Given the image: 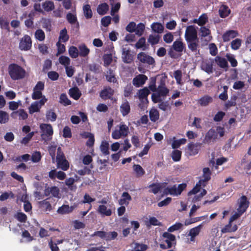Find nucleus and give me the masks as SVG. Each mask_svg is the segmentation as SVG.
Wrapping results in <instances>:
<instances>
[{"label":"nucleus","mask_w":251,"mask_h":251,"mask_svg":"<svg viewBox=\"0 0 251 251\" xmlns=\"http://www.w3.org/2000/svg\"><path fill=\"white\" fill-rule=\"evenodd\" d=\"M184 37L188 48L193 52L196 51L199 47V39L194 26L189 25L187 27Z\"/></svg>","instance_id":"obj_1"},{"label":"nucleus","mask_w":251,"mask_h":251,"mask_svg":"<svg viewBox=\"0 0 251 251\" xmlns=\"http://www.w3.org/2000/svg\"><path fill=\"white\" fill-rule=\"evenodd\" d=\"M8 72L10 77L13 80L23 79L26 74L25 70L15 63L10 64L8 66Z\"/></svg>","instance_id":"obj_2"},{"label":"nucleus","mask_w":251,"mask_h":251,"mask_svg":"<svg viewBox=\"0 0 251 251\" xmlns=\"http://www.w3.org/2000/svg\"><path fill=\"white\" fill-rule=\"evenodd\" d=\"M187 187V184L185 183L179 184L177 187L176 185H174L171 187L166 188L164 192L166 194H169L173 196H178L181 194L183 190H184Z\"/></svg>","instance_id":"obj_3"},{"label":"nucleus","mask_w":251,"mask_h":251,"mask_svg":"<svg viewBox=\"0 0 251 251\" xmlns=\"http://www.w3.org/2000/svg\"><path fill=\"white\" fill-rule=\"evenodd\" d=\"M42 130L41 137L43 140H50L53 133V128L51 125L42 124L40 126Z\"/></svg>","instance_id":"obj_4"},{"label":"nucleus","mask_w":251,"mask_h":251,"mask_svg":"<svg viewBox=\"0 0 251 251\" xmlns=\"http://www.w3.org/2000/svg\"><path fill=\"white\" fill-rule=\"evenodd\" d=\"M129 132L128 127L126 125L120 126L119 129H115L112 133V137L114 139H118L121 136H126Z\"/></svg>","instance_id":"obj_5"},{"label":"nucleus","mask_w":251,"mask_h":251,"mask_svg":"<svg viewBox=\"0 0 251 251\" xmlns=\"http://www.w3.org/2000/svg\"><path fill=\"white\" fill-rule=\"evenodd\" d=\"M32 47V40L28 35H25L20 40L19 43V49L22 50L27 51L29 50Z\"/></svg>","instance_id":"obj_6"},{"label":"nucleus","mask_w":251,"mask_h":251,"mask_svg":"<svg viewBox=\"0 0 251 251\" xmlns=\"http://www.w3.org/2000/svg\"><path fill=\"white\" fill-rule=\"evenodd\" d=\"M137 59L142 63L152 65L155 63L154 59L145 52H141L137 54Z\"/></svg>","instance_id":"obj_7"},{"label":"nucleus","mask_w":251,"mask_h":251,"mask_svg":"<svg viewBox=\"0 0 251 251\" xmlns=\"http://www.w3.org/2000/svg\"><path fill=\"white\" fill-rule=\"evenodd\" d=\"M114 91L109 86L104 87L103 89L100 93V97L103 100H113V96Z\"/></svg>","instance_id":"obj_8"},{"label":"nucleus","mask_w":251,"mask_h":251,"mask_svg":"<svg viewBox=\"0 0 251 251\" xmlns=\"http://www.w3.org/2000/svg\"><path fill=\"white\" fill-rule=\"evenodd\" d=\"M202 144L201 143H190L187 145L188 153L190 155L194 156L199 153Z\"/></svg>","instance_id":"obj_9"},{"label":"nucleus","mask_w":251,"mask_h":251,"mask_svg":"<svg viewBox=\"0 0 251 251\" xmlns=\"http://www.w3.org/2000/svg\"><path fill=\"white\" fill-rule=\"evenodd\" d=\"M217 138V132L214 129L211 128L206 133L203 142L205 144H209L211 142H214Z\"/></svg>","instance_id":"obj_10"},{"label":"nucleus","mask_w":251,"mask_h":251,"mask_svg":"<svg viewBox=\"0 0 251 251\" xmlns=\"http://www.w3.org/2000/svg\"><path fill=\"white\" fill-rule=\"evenodd\" d=\"M172 48L176 51L180 53V54H182V52L184 51V52H186V46L185 44L182 42L181 40H176L175 42H174Z\"/></svg>","instance_id":"obj_11"},{"label":"nucleus","mask_w":251,"mask_h":251,"mask_svg":"<svg viewBox=\"0 0 251 251\" xmlns=\"http://www.w3.org/2000/svg\"><path fill=\"white\" fill-rule=\"evenodd\" d=\"M122 58L123 61L126 63L129 64L133 61V56L129 49L123 48Z\"/></svg>","instance_id":"obj_12"},{"label":"nucleus","mask_w":251,"mask_h":251,"mask_svg":"<svg viewBox=\"0 0 251 251\" xmlns=\"http://www.w3.org/2000/svg\"><path fill=\"white\" fill-rule=\"evenodd\" d=\"M148 79V77L142 74L136 76L132 80V83L136 87H139L144 84Z\"/></svg>","instance_id":"obj_13"},{"label":"nucleus","mask_w":251,"mask_h":251,"mask_svg":"<svg viewBox=\"0 0 251 251\" xmlns=\"http://www.w3.org/2000/svg\"><path fill=\"white\" fill-rule=\"evenodd\" d=\"M51 195L52 197L55 198H59V189L56 186L48 187L45 188L44 190V195L46 197L49 196Z\"/></svg>","instance_id":"obj_14"},{"label":"nucleus","mask_w":251,"mask_h":251,"mask_svg":"<svg viewBox=\"0 0 251 251\" xmlns=\"http://www.w3.org/2000/svg\"><path fill=\"white\" fill-rule=\"evenodd\" d=\"M202 178L199 181V183L206 184V183L211 179V172L210 169L208 167L204 168L202 170Z\"/></svg>","instance_id":"obj_15"},{"label":"nucleus","mask_w":251,"mask_h":251,"mask_svg":"<svg viewBox=\"0 0 251 251\" xmlns=\"http://www.w3.org/2000/svg\"><path fill=\"white\" fill-rule=\"evenodd\" d=\"M238 32L234 30H229L226 31L222 36L223 41L228 42L238 36Z\"/></svg>","instance_id":"obj_16"},{"label":"nucleus","mask_w":251,"mask_h":251,"mask_svg":"<svg viewBox=\"0 0 251 251\" xmlns=\"http://www.w3.org/2000/svg\"><path fill=\"white\" fill-rule=\"evenodd\" d=\"M249 202L247 200V198L245 196H242L240 200L239 206L237 210H241L243 213L246 211L249 207Z\"/></svg>","instance_id":"obj_17"},{"label":"nucleus","mask_w":251,"mask_h":251,"mask_svg":"<svg viewBox=\"0 0 251 251\" xmlns=\"http://www.w3.org/2000/svg\"><path fill=\"white\" fill-rule=\"evenodd\" d=\"M217 64L221 68L225 69L226 71L228 68V62L226 58L220 56H217L215 59Z\"/></svg>","instance_id":"obj_18"},{"label":"nucleus","mask_w":251,"mask_h":251,"mask_svg":"<svg viewBox=\"0 0 251 251\" xmlns=\"http://www.w3.org/2000/svg\"><path fill=\"white\" fill-rule=\"evenodd\" d=\"M162 236L165 239L164 241L168 245V248H171L172 247V242L176 240V236L168 232H164Z\"/></svg>","instance_id":"obj_19"},{"label":"nucleus","mask_w":251,"mask_h":251,"mask_svg":"<svg viewBox=\"0 0 251 251\" xmlns=\"http://www.w3.org/2000/svg\"><path fill=\"white\" fill-rule=\"evenodd\" d=\"M120 110L123 116H126L130 113V106L128 101L126 100L122 103L120 107Z\"/></svg>","instance_id":"obj_20"},{"label":"nucleus","mask_w":251,"mask_h":251,"mask_svg":"<svg viewBox=\"0 0 251 251\" xmlns=\"http://www.w3.org/2000/svg\"><path fill=\"white\" fill-rule=\"evenodd\" d=\"M69 95L75 100H78L81 96V93L77 87H74L69 90Z\"/></svg>","instance_id":"obj_21"},{"label":"nucleus","mask_w":251,"mask_h":251,"mask_svg":"<svg viewBox=\"0 0 251 251\" xmlns=\"http://www.w3.org/2000/svg\"><path fill=\"white\" fill-rule=\"evenodd\" d=\"M56 163L57 168L63 171H67L69 168V163L66 158L56 160Z\"/></svg>","instance_id":"obj_22"},{"label":"nucleus","mask_w":251,"mask_h":251,"mask_svg":"<svg viewBox=\"0 0 251 251\" xmlns=\"http://www.w3.org/2000/svg\"><path fill=\"white\" fill-rule=\"evenodd\" d=\"M213 61H206L203 62L201 65V69L208 74H211L213 70Z\"/></svg>","instance_id":"obj_23"},{"label":"nucleus","mask_w":251,"mask_h":251,"mask_svg":"<svg viewBox=\"0 0 251 251\" xmlns=\"http://www.w3.org/2000/svg\"><path fill=\"white\" fill-rule=\"evenodd\" d=\"M50 198L49 197L43 201L38 202L40 208L44 209L46 211H50L52 210V206L49 200Z\"/></svg>","instance_id":"obj_24"},{"label":"nucleus","mask_w":251,"mask_h":251,"mask_svg":"<svg viewBox=\"0 0 251 251\" xmlns=\"http://www.w3.org/2000/svg\"><path fill=\"white\" fill-rule=\"evenodd\" d=\"M202 227V225L201 224L190 230L188 235L191 237V241H194L195 237L199 234Z\"/></svg>","instance_id":"obj_25"},{"label":"nucleus","mask_w":251,"mask_h":251,"mask_svg":"<svg viewBox=\"0 0 251 251\" xmlns=\"http://www.w3.org/2000/svg\"><path fill=\"white\" fill-rule=\"evenodd\" d=\"M132 198L128 193L125 192L122 194V198L119 200V204L121 205H127L129 201L131 200Z\"/></svg>","instance_id":"obj_26"},{"label":"nucleus","mask_w":251,"mask_h":251,"mask_svg":"<svg viewBox=\"0 0 251 251\" xmlns=\"http://www.w3.org/2000/svg\"><path fill=\"white\" fill-rule=\"evenodd\" d=\"M150 92L147 87H144L143 89L138 90L137 94L140 100H147V97L150 94Z\"/></svg>","instance_id":"obj_27"},{"label":"nucleus","mask_w":251,"mask_h":251,"mask_svg":"<svg viewBox=\"0 0 251 251\" xmlns=\"http://www.w3.org/2000/svg\"><path fill=\"white\" fill-rule=\"evenodd\" d=\"M169 92V90L166 87L164 83H161L157 88V93L162 97L166 96Z\"/></svg>","instance_id":"obj_28"},{"label":"nucleus","mask_w":251,"mask_h":251,"mask_svg":"<svg viewBox=\"0 0 251 251\" xmlns=\"http://www.w3.org/2000/svg\"><path fill=\"white\" fill-rule=\"evenodd\" d=\"M213 100L212 98L208 95H205L198 100L199 104L202 106H206Z\"/></svg>","instance_id":"obj_29"},{"label":"nucleus","mask_w":251,"mask_h":251,"mask_svg":"<svg viewBox=\"0 0 251 251\" xmlns=\"http://www.w3.org/2000/svg\"><path fill=\"white\" fill-rule=\"evenodd\" d=\"M98 212L102 216H109L112 214L110 209H107L104 205H100L98 208Z\"/></svg>","instance_id":"obj_30"},{"label":"nucleus","mask_w":251,"mask_h":251,"mask_svg":"<svg viewBox=\"0 0 251 251\" xmlns=\"http://www.w3.org/2000/svg\"><path fill=\"white\" fill-rule=\"evenodd\" d=\"M230 13V10L226 5H222L219 9V14L221 18H224L227 17Z\"/></svg>","instance_id":"obj_31"},{"label":"nucleus","mask_w":251,"mask_h":251,"mask_svg":"<svg viewBox=\"0 0 251 251\" xmlns=\"http://www.w3.org/2000/svg\"><path fill=\"white\" fill-rule=\"evenodd\" d=\"M42 7L44 10L47 12H50L54 9V2L50 0H46L42 3Z\"/></svg>","instance_id":"obj_32"},{"label":"nucleus","mask_w":251,"mask_h":251,"mask_svg":"<svg viewBox=\"0 0 251 251\" xmlns=\"http://www.w3.org/2000/svg\"><path fill=\"white\" fill-rule=\"evenodd\" d=\"M149 116L150 120L153 122H155L159 118V113L158 110L155 108H152L149 112Z\"/></svg>","instance_id":"obj_33"},{"label":"nucleus","mask_w":251,"mask_h":251,"mask_svg":"<svg viewBox=\"0 0 251 251\" xmlns=\"http://www.w3.org/2000/svg\"><path fill=\"white\" fill-rule=\"evenodd\" d=\"M208 21V17L206 14H202L198 19H194V22L200 26H203Z\"/></svg>","instance_id":"obj_34"},{"label":"nucleus","mask_w":251,"mask_h":251,"mask_svg":"<svg viewBox=\"0 0 251 251\" xmlns=\"http://www.w3.org/2000/svg\"><path fill=\"white\" fill-rule=\"evenodd\" d=\"M133 168L134 171L136 173V176L137 177H140L144 176L145 174V170L143 169V168L138 164H134L133 166Z\"/></svg>","instance_id":"obj_35"},{"label":"nucleus","mask_w":251,"mask_h":251,"mask_svg":"<svg viewBox=\"0 0 251 251\" xmlns=\"http://www.w3.org/2000/svg\"><path fill=\"white\" fill-rule=\"evenodd\" d=\"M149 188H151L149 192L154 194H157L162 189V185L160 183H153L149 186Z\"/></svg>","instance_id":"obj_36"},{"label":"nucleus","mask_w":251,"mask_h":251,"mask_svg":"<svg viewBox=\"0 0 251 251\" xmlns=\"http://www.w3.org/2000/svg\"><path fill=\"white\" fill-rule=\"evenodd\" d=\"M108 9V5L106 3H103L98 6L97 11L99 14L103 15L106 13Z\"/></svg>","instance_id":"obj_37"},{"label":"nucleus","mask_w":251,"mask_h":251,"mask_svg":"<svg viewBox=\"0 0 251 251\" xmlns=\"http://www.w3.org/2000/svg\"><path fill=\"white\" fill-rule=\"evenodd\" d=\"M146 225L147 227H150L151 226H161V223L159 222L155 217H150L148 221L146 222Z\"/></svg>","instance_id":"obj_38"},{"label":"nucleus","mask_w":251,"mask_h":251,"mask_svg":"<svg viewBox=\"0 0 251 251\" xmlns=\"http://www.w3.org/2000/svg\"><path fill=\"white\" fill-rule=\"evenodd\" d=\"M152 30L156 33H161L164 30V26L159 23H154L151 25Z\"/></svg>","instance_id":"obj_39"},{"label":"nucleus","mask_w":251,"mask_h":251,"mask_svg":"<svg viewBox=\"0 0 251 251\" xmlns=\"http://www.w3.org/2000/svg\"><path fill=\"white\" fill-rule=\"evenodd\" d=\"M59 102L64 106L71 104V101L68 98L66 94L62 93L60 96Z\"/></svg>","instance_id":"obj_40"},{"label":"nucleus","mask_w":251,"mask_h":251,"mask_svg":"<svg viewBox=\"0 0 251 251\" xmlns=\"http://www.w3.org/2000/svg\"><path fill=\"white\" fill-rule=\"evenodd\" d=\"M79 52V55L82 57L86 56L89 53V50L84 44L80 45L78 47Z\"/></svg>","instance_id":"obj_41"},{"label":"nucleus","mask_w":251,"mask_h":251,"mask_svg":"<svg viewBox=\"0 0 251 251\" xmlns=\"http://www.w3.org/2000/svg\"><path fill=\"white\" fill-rule=\"evenodd\" d=\"M69 36L67 34V31L66 28L62 29L60 32V35L59 37V41L63 42H66L68 41Z\"/></svg>","instance_id":"obj_42"},{"label":"nucleus","mask_w":251,"mask_h":251,"mask_svg":"<svg viewBox=\"0 0 251 251\" xmlns=\"http://www.w3.org/2000/svg\"><path fill=\"white\" fill-rule=\"evenodd\" d=\"M46 118L48 120L50 121L51 122H54L56 120L57 115L52 109H50L47 111Z\"/></svg>","instance_id":"obj_43"},{"label":"nucleus","mask_w":251,"mask_h":251,"mask_svg":"<svg viewBox=\"0 0 251 251\" xmlns=\"http://www.w3.org/2000/svg\"><path fill=\"white\" fill-rule=\"evenodd\" d=\"M75 182V179L73 177L67 178L65 180V184L68 186V188L71 191H75L76 189V186L74 185Z\"/></svg>","instance_id":"obj_44"},{"label":"nucleus","mask_w":251,"mask_h":251,"mask_svg":"<svg viewBox=\"0 0 251 251\" xmlns=\"http://www.w3.org/2000/svg\"><path fill=\"white\" fill-rule=\"evenodd\" d=\"M160 37L157 34L155 35H150L148 38V42L151 45H154L158 43Z\"/></svg>","instance_id":"obj_45"},{"label":"nucleus","mask_w":251,"mask_h":251,"mask_svg":"<svg viewBox=\"0 0 251 251\" xmlns=\"http://www.w3.org/2000/svg\"><path fill=\"white\" fill-rule=\"evenodd\" d=\"M186 139L185 138L180 139L179 140H174L172 143V146L173 149H177L181 145H184L186 143Z\"/></svg>","instance_id":"obj_46"},{"label":"nucleus","mask_w":251,"mask_h":251,"mask_svg":"<svg viewBox=\"0 0 251 251\" xmlns=\"http://www.w3.org/2000/svg\"><path fill=\"white\" fill-rule=\"evenodd\" d=\"M70 56L73 58H75L79 55V52L76 47L71 46L69 49Z\"/></svg>","instance_id":"obj_47"},{"label":"nucleus","mask_w":251,"mask_h":251,"mask_svg":"<svg viewBox=\"0 0 251 251\" xmlns=\"http://www.w3.org/2000/svg\"><path fill=\"white\" fill-rule=\"evenodd\" d=\"M172 159L175 161L177 162L179 161L181 157V151L178 150H175L173 151L172 153Z\"/></svg>","instance_id":"obj_48"},{"label":"nucleus","mask_w":251,"mask_h":251,"mask_svg":"<svg viewBox=\"0 0 251 251\" xmlns=\"http://www.w3.org/2000/svg\"><path fill=\"white\" fill-rule=\"evenodd\" d=\"M145 29V25L142 23L138 24L135 28L136 34L139 36H141L143 34Z\"/></svg>","instance_id":"obj_49"},{"label":"nucleus","mask_w":251,"mask_h":251,"mask_svg":"<svg viewBox=\"0 0 251 251\" xmlns=\"http://www.w3.org/2000/svg\"><path fill=\"white\" fill-rule=\"evenodd\" d=\"M42 26L46 30L50 31L51 29V21L49 19H43L42 22Z\"/></svg>","instance_id":"obj_50"},{"label":"nucleus","mask_w":251,"mask_h":251,"mask_svg":"<svg viewBox=\"0 0 251 251\" xmlns=\"http://www.w3.org/2000/svg\"><path fill=\"white\" fill-rule=\"evenodd\" d=\"M40 108L41 107L38 105L36 101H34L31 103L29 107V113L32 114L34 113L39 112Z\"/></svg>","instance_id":"obj_51"},{"label":"nucleus","mask_w":251,"mask_h":251,"mask_svg":"<svg viewBox=\"0 0 251 251\" xmlns=\"http://www.w3.org/2000/svg\"><path fill=\"white\" fill-rule=\"evenodd\" d=\"M202 185L203 186H205V184L203 183H199V182L196 184V186L191 190L188 193V196H191L192 195H194L197 194L198 192H199L201 189V186Z\"/></svg>","instance_id":"obj_52"},{"label":"nucleus","mask_w":251,"mask_h":251,"mask_svg":"<svg viewBox=\"0 0 251 251\" xmlns=\"http://www.w3.org/2000/svg\"><path fill=\"white\" fill-rule=\"evenodd\" d=\"M35 37L38 40L43 41L45 38V33L43 30L38 29L35 32Z\"/></svg>","instance_id":"obj_53"},{"label":"nucleus","mask_w":251,"mask_h":251,"mask_svg":"<svg viewBox=\"0 0 251 251\" xmlns=\"http://www.w3.org/2000/svg\"><path fill=\"white\" fill-rule=\"evenodd\" d=\"M9 22L7 20L3 17H0V26L2 29H4L8 31L10 30Z\"/></svg>","instance_id":"obj_54"},{"label":"nucleus","mask_w":251,"mask_h":251,"mask_svg":"<svg viewBox=\"0 0 251 251\" xmlns=\"http://www.w3.org/2000/svg\"><path fill=\"white\" fill-rule=\"evenodd\" d=\"M15 218L21 223H25L27 219V216L23 212H17Z\"/></svg>","instance_id":"obj_55"},{"label":"nucleus","mask_w":251,"mask_h":251,"mask_svg":"<svg viewBox=\"0 0 251 251\" xmlns=\"http://www.w3.org/2000/svg\"><path fill=\"white\" fill-rule=\"evenodd\" d=\"M104 66L108 67L112 61V56L111 53L105 54L103 56Z\"/></svg>","instance_id":"obj_56"},{"label":"nucleus","mask_w":251,"mask_h":251,"mask_svg":"<svg viewBox=\"0 0 251 251\" xmlns=\"http://www.w3.org/2000/svg\"><path fill=\"white\" fill-rule=\"evenodd\" d=\"M101 152L105 155H108L109 152V144L106 141H102L100 147Z\"/></svg>","instance_id":"obj_57"},{"label":"nucleus","mask_w":251,"mask_h":251,"mask_svg":"<svg viewBox=\"0 0 251 251\" xmlns=\"http://www.w3.org/2000/svg\"><path fill=\"white\" fill-rule=\"evenodd\" d=\"M8 114L5 111L0 110V123L5 124L8 122Z\"/></svg>","instance_id":"obj_58"},{"label":"nucleus","mask_w":251,"mask_h":251,"mask_svg":"<svg viewBox=\"0 0 251 251\" xmlns=\"http://www.w3.org/2000/svg\"><path fill=\"white\" fill-rule=\"evenodd\" d=\"M174 76L177 84L181 85L182 72L181 70H177L174 72Z\"/></svg>","instance_id":"obj_59"},{"label":"nucleus","mask_w":251,"mask_h":251,"mask_svg":"<svg viewBox=\"0 0 251 251\" xmlns=\"http://www.w3.org/2000/svg\"><path fill=\"white\" fill-rule=\"evenodd\" d=\"M241 46V40L237 38L231 42V48L234 50H237L240 48Z\"/></svg>","instance_id":"obj_60"},{"label":"nucleus","mask_w":251,"mask_h":251,"mask_svg":"<svg viewBox=\"0 0 251 251\" xmlns=\"http://www.w3.org/2000/svg\"><path fill=\"white\" fill-rule=\"evenodd\" d=\"M71 211L69 206L65 204H63L61 207H59L57 210V212L61 214L69 213Z\"/></svg>","instance_id":"obj_61"},{"label":"nucleus","mask_w":251,"mask_h":251,"mask_svg":"<svg viewBox=\"0 0 251 251\" xmlns=\"http://www.w3.org/2000/svg\"><path fill=\"white\" fill-rule=\"evenodd\" d=\"M59 62L61 64L67 67L70 64V59L68 57L62 55L59 58Z\"/></svg>","instance_id":"obj_62"},{"label":"nucleus","mask_w":251,"mask_h":251,"mask_svg":"<svg viewBox=\"0 0 251 251\" xmlns=\"http://www.w3.org/2000/svg\"><path fill=\"white\" fill-rule=\"evenodd\" d=\"M84 14L85 17L87 19L90 18L92 16V12L90 9V6L86 4L83 6Z\"/></svg>","instance_id":"obj_63"},{"label":"nucleus","mask_w":251,"mask_h":251,"mask_svg":"<svg viewBox=\"0 0 251 251\" xmlns=\"http://www.w3.org/2000/svg\"><path fill=\"white\" fill-rule=\"evenodd\" d=\"M183 225L180 223H176L175 224L169 227L168 231L172 232L176 230H178L182 228Z\"/></svg>","instance_id":"obj_64"}]
</instances>
